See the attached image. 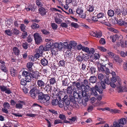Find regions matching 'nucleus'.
I'll list each match as a JSON object with an SVG mask.
<instances>
[{"label": "nucleus", "mask_w": 127, "mask_h": 127, "mask_svg": "<svg viewBox=\"0 0 127 127\" xmlns=\"http://www.w3.org/2000/svg\"><path fill=\"white\" fill-rule=\"evenodd\" d=\"M105 84L103 81H102L100 83V85H96L94 87L91 88V94L95 96H97L98 94L96 91L99 94H101L103 93V89H105Z\"/></svg>", "instance_id": "obj_1"}, {"label": "nucleus", "mask_w": 127, "mask_h": 127, "mask_svg": "<svg viewBox=\"0 0 127 127\" xmlns=\"http://www.w3.org/2000/svg\"><path fill=\"white\" fill-rule=\"evenodd\" d=\"M36 99L39 102L44 103L45 105H47L49 104L50 97L48 94H44L39 91Z\"/></svg>", "instance_id": "obj_2"}, {"label": "nucleus", "mask_w": 127, "mask_h": 127, "mask_svg": "<svg viewBox=\"0 0 127 127\" xmlns=\"http://www.w3.org/2000/svg\"><path fill=\"white\" fill-rule=\"evenodd\" d=\"M107 65H103L100 64V66L98 67L99 71L102 73H105L107 75H109L110 72L109 68L107 67Z\"/></svg>", "instance_id": "obj_3"}, {"label": "nucleus", "mask_w": 127, "mask_h": 127, "mask_svg": "<svg viewBox=\"0 0 127 127\" xmlns=\"http://www.w3.org/2000/svg\"><path fill=\"white\" fill-rule=\"evenodd\" d=\"M64 92L60 91L59 93L57 94L58 95V99L59 102H58V105L59 107L61 108L64 105H65L64 101V100L63 99L62 100L61 99V98L63 97V94H64Z\"/></svg>", "instance_id": "obj_4"}, {"label": "nucleus", "mask_w": 127, "mask_h": 127, "mask_svg": "<svg viewBox=\"0 0 127 127\" xmlns=\"http://www.w3.org/2000/svg\"><path fill=\"white\" fill-rule=\"evenodd\" d=\"M39 92V90L35 87H33L29 92L31 97L33 98H36Z\"/></svg>", "instance_id": "obj_5"}, {"label": "nucleus", "mask_w": 127, "mask_h": 127, "mask_svg": "<svg viewBox=\"0 0 127 127\" xmlns=\"http://www.w3.org/2000/svg\"><path fill=\"white\" fill-rule=\"evenodd\" d=\"M111 74L112 76V77L111 79V81L113 83L117 81L118 83L120 84V79L118 76H116L115 72L114 71H112Z\"/></svg>", "instance_id": "obj_6"}, {"label": "nucleus", "mask_w": 127, "mask_h": 127, "mask_svg": "<svg viewBox=\"0 0 127 127\" xmlns=\"http://www.w3.org/2000/svg\"><path fill=\"white\" fill-rule=\"evenodd\" d=\"M33 36L35 43L37 44H40L42 42V37L40 36L39 34L37 33L34 34Z\"/></svg>", "instance_id": "obj_7"}, {"label": "nucleus", "mask_w": 127, "mask_h": 127, "mask_svg": "<svg viewBox=\"0 0 127 127\" xmlns=\"http://www.w3.org/2000/svg\"><path fill=\"white\" fill-rule=\"evenodd\" d=\"M97 17L98 22L100 23L106 20V17L104 16L103 13H99L97 14Z\"/></svg>", "instance_id": "obj_8"}, {"label": "nucleus", "mask_w": 127, "mask_h": 127, "mask_svg": "<svg viewBox=\"0 0 127 127\" xmlns=\"http://www.w3.org/2000/svg\"><path fill=\"white\" fill-rule=\"evenodd\" d=\"M64 100V102L65 105H66L67 108H69V105L70 103V99L67 95H65L64 98H62Z\"/></svg>", "instance_id": "obj_9"}, {"label": "nucleus", "mask_w": 127, "mask_h": 127, "mask_svg": "<svg viewBox=\"0 0 127 127\" xmlns=\"http://www.w3.org/2000/svg\"><path fill=\"white\" fill-rule=\"evenodd\" d=\"M63 43L62 42H60L59 43L56 42L54 43V46L56 48L58 49L59 50H61L63 47Z\"/></svg>", "instance_id": "obj_10"}, {"label": "nucleus", "mask_w": 127, "mask_h": 127, "mask_svg": "<svg viewBox=\"0 0 127 127\" xmlns=\"http://www.w3.org/2000/svg\"><path fill=\"white\" fill-rule=\"evenodd\" d=\"M38 11L39 13L42 16H44L46 15L47 11L45 8L41 7L39 8L38 9Z\"/></svg>", "instance_id": "obj_11"}, {"label": "nucleus", "mask_w": 127, "mask_h": 127, "mask_svg": "<svg viewBox=\"0 0 127 127\" xmlns=\"http://www.w3.org/2000/svg\"><path fill=\"white\" fill-rule=\"evenodd\" d=\"M37 84L38 86L44 89V86L46 84L42 80H38L37 81Z\"/></svg>", "instance_id": "obj_12"}, {"label": "nucleus", "mask_w": 127, "mask_h": 127, "mask_svg": "<svg viewBox=\"0 0 127 127\" xmlns=\"http://www.w3.org/2000/svg\"><path fill=\"white\" fill-rule=\"evenodd\" d=\"M72 84L76 86L78 90H81L82 89L83 87L82 86V84L81 85L80 83L79 82H72Z\"/></svg>", "instance_id": "obj_13"}, {"label": "nucleus", "mask_w": 127, "mask_h": 127, "mask_svg": "<svg viewBox=\"0 0 127 127\" xmlns=\"http://www.w3.org/2000/svg\"><path fill=\"white\" fill-rule=\"evenodd\" d=\"M32 73H31V72H30V74H31L32 78L38 79V77L40 76L38 72H34L32 71Z\"/></svg>", "instance_id": "obj_14"}, {"label": "nucleus", "mask_w": 127, "mask_h": 127, "mask_svg": "<svg viewBox=\"0 0 127 127\" xmlns=\"http://www.w3.org/2000/svg\"><path fill=\"white\" fill-rule=\"evenodd\" d=\"M33 64L32 62H28L27 64V70L30 72H32L33 70L32 67Z\"/></svg>", "instance_id": "obj_15"}, {"label": "nucleus", "mask_w": 127, "mask_h": 127, "mask_svg": "<svg viewBox=\"0 0 127 127\" xmlns=\"http://www.w3.org/2000/svg\"><path fill=\"white\" fill-rule=\"evenodd\" d=\"M121 80H120V83L119 84V83H118V84H117V89L118 90V92L119 93L120 92H124V88H125L124 87V86L123 87H122L121 86Z\"/></svg>", "instance_id": "obj_16"}, {"label": "nucleus", "mask_w": 127, "mask_h": 127, "mask_svg": "<svg viewBox=\"0 0 127 127\" xmlns=\"http://www.w3.org/2000/svg\"><path fill=\"white\" fill-rule=\"evenodd\" d=\"M3 105V108L2 109V111H7V109L10 107L9 104L8 103L4 102Z\"/></svg>", "instance_id": "obj_17"}, {"label": "nucleus", "mask_w": 127, "mask_h": 127, "mask_svg": "<svg viewBox=\"0 0 127 127\" xmlns=\"http://www.w3.org/2000/svg\"><path fill=\"white\" fill-rule=\"evenodd\" d=\"M117 23L120 26H122L125 25L126 26V23L127 22L124 21L122 19H120L118 20H117Z\"/></svg>", "instance_id": "obj_18"}, {"label": "nucleus", "mask_w": 127, "mask_h": 127, "mask_svg": "<svg viewBox=\"0 0 127 127\" xmlns=\"http://www.w3.org/2000/svg\"><path fill=\"white\" fill-rule=\"evenodd\" d=\"M48 80L51 85H53L56 83V81L54 77H49L48 78Z\"/></svg>", "instance_id": "obj_19"}, {"label": "nucleus", "mask_w": 127, "mask_h": 127, "mask_svg": "<svg viewBox=\"0 0 127 127\" xmlns=\"http://www.w3.org/2000/svg\"><path fill=\"white\" fill-rule=\"evenodd\" d=\"M13 53L15 55L17 56L19 55L20 51L17 47H14L13 48Z\"/></svg>", "instance_id": "obj_20"}, {"label": "nucleus", "mask_w": 127, "mask_h": 127, "mask_svg": "<svg viewBox=\"0 0 127 127\" xmlns=\"http://www.w3.org/2000/svg\"><path fill=\"white\" fill-rule=\"evenodd\" d=\"M118 122L120 125L122 127V125L125 124L126 123L127 121L125 118H122L119 120L118 121Z\"/></svg>", "instance_id": "obj_21"}, {"label": "nucleus", "mask_w": 127, "mask_h": 127, "mask_svg": "<svg viewBox=\"0 0 127 127\" xmlns=\"http://www.w3.org/2000/svg\"><path fill=\"white\" fill-rule=\"evenodd\" d=\"M97 78L95 76H91L89 79L90 82L92 83H95L96 81Z\"/></svg>", "instance_id": "obj_22"}, {"label": "nucleus", "mask_w": 127, "mask_h": 127, "mask_svg": "<svg viewBox=\"0 0 127 127\" xmlns=\"http://www.w3.org/2000/svg\"><path fill=\"white\" fill-rule=\"evenodd\" d=\"M82 86L83 87V90L85 91L88 92L90 90V86L88 85H86V86L83 84L82 83Z\"/></svg>", "instance_id": "obj_23"}, {"label": "nucleus", "mask_w": 127, "mask_h": 127, "mask_svg": "<svg viewBox=\"0 0 127 127\" xmlns=\"http://www.w3.org/2000/svg\"><path fill=\"white\" fill-rule=\"evenodd\" d=\"M73 90L72 89L71 86H69L67 89L66 92L67 94L70 95L73 92Z\"/></svg>", "instance_id": "obj_24"}, {"label": "nucleus", "mask_w": 127, "mask_h": 127, "mask_svg": "<svg viewBox=\"0 0 127 127\" xmlns=\"http://www.w3.org/2000/svg\"><path fill=\"white\" fill-rule=\"evenodd\" d=\"M45 51L44 48L42 46H40L39 48V49L37 50V52L39 53L40 54H41L43 52V51Z\"/></svg>", "instance_id": "obj_25"}, {"label": "nucleus", "mask_w": 127, "mask_h": 127, "mask_svg": "<svg viewBox=\"0 0 127 127\" xmlns=\"http://www.w3.org/2000/svg\"><path fill=\"white\" fill-rule=\"evenodd\" d=\"M58 95L56 99H54L52 100V103L53 105H56L58 104L59 101H58Z\"/></svg>", "instance_id": "obj_26"}, {"label": "nucleus", "mask_w": 127, "mask_h": 127, "mask_svg": "<svg viewBox=\"0 0 127 127\" xmlns=\"http://www.w3.org/2000/svg\"><path fill=\"white\" fill-rule=\"evenodd\" d=\"M114 60L117 62L120 63L122 61V59L120 58L118 56H115L114 57Z\"/></svg>", "instance_id": "obj_27"}, {"label": "nucleus", "mask_w": 127, "mask_h": 127, "mask_svg": "<svg viewBox=\"0 0 127 127\" xmlns=\"http://www.w3.org/2000/svg\"><path fill=\"white\" fill-rule=\"evenodd\" d=\"M33 35L32 34H29L27 37V41L28 43H31L32 41Z\"/></svg>", "instance_id": "obj_28"}, {"label": "nucleus", "mask_w": 127, "mask_h": 127, "mask_svg": "<svg viewBox=\"0 0 127 127\" xmlns=\"http://www.w3.org/2000/svg\"><path fill=\"white\" fill-rule=\"evenodd\" d=\"M107 14L109 16L112 17L114 15V12L113 10L110 9L108 10Z\"/></svg>", "instance_id": "obj_29"}, {"label": "nucleus", "mask_w": 127, "mask_h": 127, "mask_svg": "<svg viewBox=\"0 0 127 127\" xmlns=\"http://www.w3.org/2000/svg\"><path fill=\"white\" fill-rule=\"evenodd\" d=\"M41 63L44 66L48 64V61L45 58H43L41 61Z\"/></svg>", "instance_id": "obj_30"}, {"label": "nucleus", "mask_w": 127, "mask_h": 127, "mask_svg": "<svg viewBox=\"0 0 127 127\" xmlns=\"http://www.w3.org/2000/svg\"><path fill=\"white\" fill-rule=\"evenodd\" d=\"M39 25L35 23H33L31 26L32 28L34 30L39 28Z\"/></svg>", "instance_id": "obj_31"}, {"label": "nucleus", "mask_w": 127, "mask_h": 127, "mask_svg": "<svg viewBox=\"0 0 127 127\" xmlns=\"http://www.w3.org/2000/svg\"><path fill=\"white\" fill-rule=\"evenodd\" d=\"M42 33L46 35H47L48 36L50 34V33L49 31H47L45 29H43L41 30Z\"/></svg>", "instance_id": "obj_32"}, {"label": "nucleus", "mask_w": 127, "mask_h": 127, "mask_svg": "<svg viewBox=\"0 0 127 127\" xmlns=\"http://www.w3.org/2000/svg\"><path fill=\"white\" fill-rule=\"evenodd\" d=\"M88 54H83L82 55V57L83 60L86 61H88L89 59V56Z\"/></svg>", "instance_id": "obj_33"}, {"label": "nucleus", "mask_w": 127, "mask_h": 127, "mask_svg": "<svg viewBox=\"0 0 127 127\" xmlns=\"http://www.w3.org/2000/svg\"><path fill=\"white\" fill-rule=\"evenodd\" d=\"M51 54L52 55H55L57 52L58 51L57 49L54 47L51 48Z\"/></svg>", "instance_id": "obj_34"}, {"label": "nucleus", "mask_w": 127, "mask_h": 127, "mask_svg": "<svg viewBox=\"0 0 127 127\" xmlns=\"http://www.w3.org/2000/svg\"><path fill=\"white\" fill-rule=\"evenodd\" d=\"M12 34L16 35H18L19 33V31L16 28L13 29L11 31Z\"/></svg>", "instance_id": "obj_35"}, {"label": "nucleus", "mask_w": 127, "mask_h": 127, "mask_svg": "<svg viewBox=\"0 0 127 127\" xmlns=\"http://www.w3.org/2000/svg\"><path fill=\"white\" fill-rule=\"evenodd\" d=\"M82 50L83 51L87 53L89 55V53H90V49L89 48L87 47H85L84 46L82 49Z\"/></svg>", "instance_id": "obj_36"}, {"label": "nucleus", "mask_w": 127, "mask_h": 127, "mask_svg": "<svg viewBox=\"0 0 127 127\" xmlns=\"http://www.w3.org/2000/svg\"><path fill=\"white\" fill-rule=\"evenodd\" d=\"M0 69L3 71L4 72L6 73L8 71L5 65H1Z\"/></svg>", "instance_id": "obj_37"}, {"label": "nucleus", "mask_w": 127, "mask_h": 127, "mask_svg": "<svg viewBox=\"0 0 127 127\" xmlns=\"http://www.w3.org/2000/svg\"><path fill=\"white\" fill-rule=\"evenodd\" d=\"M25 80L27 82H30L32 81V77L31 74L29 75L26 77L25 78Z\"/></svg>", "instance_id": "obj_38"}, {"label": "nucleus", "mask_w": 127, "mask_h": 127, "mask_svg": "<svg viewBox=\"0 0 127 127\" xmlns=\"http://www.w3.org/2000/svg\"><path fill=\"white\" fill-rule=\"evenodd\" d=\"M11 75L13 77H15L17 75V71L16 69H13L10 71Z\"/></svg>", "instance_id": "obj_39"}, {"label": "nucleus", "mask_w": 127, "mask_h": 127, "mask_svg": "<svg viewBox=\"0 0 127 127\" xmlns=\"http://www.w3.org/2000/svg\"><path fill=\"white\" fill-rule=\"evenodd\" d=\"M30 74V73H29L28 72L25 70L23 71L22 73V75L24 77H25V78L27 76H28Z\"/></svg>", "instance_id": "obj_40"}, {"label": "nucleus", "mask_w": 127, "mask_h": 127, "mask_svg": "<svg viewBox=\"0 0 127 127\" xmlns=\"http://www.w3.org/2000/svg\"><path fill=\"white\" fill-rule=\"evenodd\" d=\"M68 97L70 98V102H71L74 103H76V101L75 99V98H74L71 95H70Z\"/></svg>", "instance_id": "obj_41"}, {"label": "nucleus", "mask_w": 127, "mask_h": 127, "mask_svg": "<svg viewBox=\"0 0 127 127\" xmlns=\"http://www.w3.org/2000/svg\"><path fill=\"white\" fill-rule=\"evenodd\" d=\"M113 127L111 126L110 127H120V125L117 122H114L113 123Z\"/></svg>", "instance_id": "obj_42"}, {"label": "nucleus", "mask_w": 127, "mask_h": 127, "mask_svg": "<svg viewBox=\"0 0 127 127\" xmlns=\"http://www.w3.org/2000/svg\"><path fill=\"white\" fill-rule=\"evenodd\" d=\"M90 70L91 73L93 74L95 73L96 70L95 67L91 66V67H90Z\"/></svg>", "instance_id": "obj_43"}, {"label": "nucleus", "mask_w": 127, "mask_h": 127, "mask_svg": "<svg viewBox=\"0 0 127 127\" xmlns=\"http://www.w3.org/2000/svg\"><path fill=\"white\" fill-rule=\"evenodd\" d=\"M23 32L22 33V34L21 36V37L22 38L25 39L26 37L28 35L27 32L26 31H23Z\"/></svg>", "instance_id": "obj_44"}, {"label": "nucleus", "mask_w": 127, "mask_h": 127, "mask_svg": "<svg viewBox=\"0 0 127 127\" xmlns=\"http://www.w3.org/2000/svg\"><path fill=\"white\" fill-rule=\"evenodd\" d=\"M4 33L8 35L11 36L12 35V33L10 30H8L4 31Z\"/></svg>", "instance_id": "obj_45"}, {"label": "nucleus", "mask_w": 127, "mask_h": 127, "mask_svg": "<svg viewBox=\"0 0 127 127\" xmlns=\"http://www.w3.org/2000/svg\"><path fill=\"white\" fill-rule=\"evenodd\" d=\"M27 82L25 80L22 79L21 80L20 84L23 86H24L27 85Z\"/></svg>", "instance_id": "obj_46"}, {"label": "nucleus", "mask_w": 127, "mask_h": 127, "mask_svg": "<svg viewBox=\"0 0 127 127\" xmlns=\"http://www.w3.org/2000/svg\"><path fill=\"white\" fill-rule=\"evenodd\" d=\"M97 120L100 121V122L96 124V125L102 124L105 123V122L103 121V119L102 118H98L97 119Z\"/></svg>", "instance_id": "obj_47"}, {"label": "nucleus", "mask_w": 127, "mask_h": 127, "mask_svg": "<svg viewBox=\"0 0 127 127\" xmlns=\"http://www.w3.org/2000/svg\"><path fill=\"white\" fill-rule=\"evenodd\" d=\"M105 110H107L109 111H120V110H119L116 109H110L109 107H106L105 108H103Z\"/></svg>", "instance_id": "obj_48"}, {"label": "nucleus", "mask_w": 127, "mask_h": 127, "mask_svg": "<svg viewBox=\"0 0 127 127\" xmlns=\"http://www.w3.org/2000/svg\"><path fill=\"white\" fill-rule=\"evenodd\" d=\"M22 46L23 48L26 49L28 48L29 44L27 42H25L22 43Z\"/></svg>", "instance_id": "obj_49"}, {"label": "nucleus", "mask_w": 127, "mask_h": 127, "mask_svg": "<svg viewBox=\"0 0 127 127\" xmlns=\"http://www.w3.org/2000/svg\"><path fill=\"white\" fill-rule=\"evenodd\" d=\"M54 19L55 22L59 24L61 23L62 21L60 19L57 18V17H54Z\"/></svg>", "instance_id": "obj_50"}, {"label": "nucleus", "mask_w": 127, "mask_h": 127, "mask_svg": "<svg viewBox=\"0 0 127 127\" xmlns=\"http://www.w3.org/2000/svg\"><path fill=\"white\" fill-rule=\"evenodd\" d=\"M70 26L71 27H74L75 28H77L79 27L78 24L77 23L74 22L70 24Z\"/></svg>", "instance_id": "obj_51"}, {"label": "nucleus", "mask_w": 127, "mask_h": 127, "mask_svg": "<svg viewBox=\"0 0 127 127\" xmlns=\"http://www.w3.org/2000/svg\"><path fill=\"white\" fill-rule=\"evenodd\" d=\"M83 12V10L81 9L78 8L76 11V12L77 13L79 14V15H81Z\"/></svg>", "instance_id": "obj_52"}, {"label": "nucleus", "mask_w": 127, "mask_h": 127, "mask_svg": "<svg viewBox=\"0 0 127 127\" xmlns=\"http://www.w3.org/2000/svg\"><path fill=\"white\" fill-rule=\"evenodd\" d=\"M45 85V87H44V89H46V90L49 91H50L51 89L52 86H51V85H50V84H46V85Z\"/></svg>", "instance_id": "obj_53"}, {"label": "nucleus", "mask_w": 127, "mask_h": 127, "mask_svg": "<svg viewBox=\"0 0 127 127\" xmlns=\"http://www.w3.org/2000/svg\"><path fill=\"white\" fill-rule=\"evenodd\" d=\"M65 62L64 60L60 61L59 63V66H63L64 67L65 65Z\"/></svg>", "instance_id": "obj_54"}, {"label": "nucleus", "mask_w": 127, "mask_h": 127, "mask_svg": "<svg viewBox=\"0 0 127 127\" xmlns=\"http://www.w3.org/2000/svg\"><path fill=\"white\" fill-rule=\"evenodd\" d=\"M59 123L63 124V122L60 119H57L55 120L54 122V124L55 125H56Z\"/></svg>", "instance_id": "obj_55"}, {"label": "nucleus", "mask_w": 127, "mask_h": 127, "mask_svg": "<svg viewBox=\"0 0 127 127\" xmlns=\"http://www.w3.org/2000/svg\"><path fill=\"white\" fill-rule=\"evenodd\" d=\"M51 26L53 29L54 30H56L58 28V25L55 23H51Z\"/></svg>", "instance_id": "obj_56"}, {"label": "nucleus", "mask_w": 127, "mask_h": 127, "mask_svg": "<svg viewBox=\"0 0 127 127\" xmlns=\"http://www.w3.org/2000/svg\"><path fill=\"white\" fill-rule=\"evenodd\" d=\"M73 97L75 98L78 99L79 98V96H78L77 93L75 91H74L73 92Z\"/></svg>", "instance_id": "obj_57"}, {"label": "nucleus", "mask_w": 127, "mask_h": 127, "mask_svg": "<svg viewBox=\"0 0 127 127\" xmlns=\"http://www.w3.org/2000/svg\"><path fill=\"white\" fill-rule=\"evenodd\" d=\"M99 42L100 44H105L106 43V41L105 39L103 38H101L99 40Z\"/></svg>", "instance_id": "obj_58"}, {"label": "nucleus", "mask_w": 127, "mask_h": 127, "mask_svg": "<svg viewBox=\"0 0 127 127\" xmlns=\"http://www.w3.org/2000/svg\"><path fill=\"white\" fill-rule=\"evenodd\" d=\"M76 59L77 60L80 62H82L83 60V59L82 56H81L80 55H79L76 57Z\"/></svg>", "instance_id": "obj_59"}, {"label": "nucleus", "mask_w": 127, "mask_h": 127, "mask_svg": "<svg viewBox=\"0 0 127 127\" xmlns=\"http://www.w3.org/2000/svg\"><path fill=\"white\" fill-rule=\"evenodd\" d=\"M26 27V26L24 24H21L20 26V28L21 31L22 32L25 31Z\"/></svg>", "instance_id": "obj_60"}, {"label": "nucleus", "mask_w": 127, "mask_h": 127, "mask_svg": "<svg viewBox=\"0 0 127 127\" xmlns=\"http://www.w3.org/2000/svg\"><path fill=\"white\" fill-rule=\"evenodd\" d=\"M99 58V55L98 54L95 53L94 55V56L93 57V59L95 60L98 59Z\"/></svg>", "instance_id": "obj_61"}, {"label": "nucleus", "mask_w": 127, "mask_h": 127, "mask_svg": "<svg viewBox=\"0 0 127 127\" xmlns=\"http://www.w3.org/2000/svg\"><path fill=\"white\" fill-rule=\"evenodd\" d=\"M59 118L61 120L63 121L66 119V118L65 115L63 114H61L59 116Z\"/></svg>", "instance_id": "obj_62"}, {"label": "nucleus", "mask_w": 127, "mask_h": 127, "mask_svg": "<svg viewBox=\"0 0 127 127\" xmlns=\"http://www.w3.org/2000/svg\"><path fill=\"white\" fill-rule=\"evenodd\" d=\"M45 51H49L51 50V47L48 46L47 44H46V46L44 47Z\"/></svg>", "instance_id": "obj_63"}, {"label": "nucleus", "mask_w": 127, "mask_h": 127, "mask_svg": "<svg viewBox=\"0 0 127 127\" xmlns=\"http://www.w3.org/2000/svg\"><path fill=\"white\" fill-rule=\"evenodd\" d=\"M96 37L97 38H100L102 36V33L101 32H96Z\"/></svg>", "instance_id": "obj_64"}]
</instances>
